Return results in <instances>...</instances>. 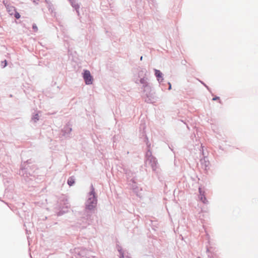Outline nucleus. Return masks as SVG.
<instances>
[{
  "label": "nucleus",
  "mask_w": 258,
  "mask_h": 258,
  "mask_svg": "<svg viewBox=\"0 0 258 258\" xmlns=\"http://www.w3.org/2000/svg\"><path fill=\"white\" fill-rule=\"evenodd\" d=\"M32 27H33V29H34V31H35V32L37 31L38 28H37V26L36 25V24H33Z\"/></svg>",
  "instance_id": "obj_7"
},
{
  "label": "nucleus",
  "mask_w": 258,
  "mask_h": 258,
  "mask_svg": "<svg viewBox=\"0 0 258 258\" xmlns=\"http://www.w3.org/2000/svg\"><path fill=\"white\" fill-rule=\"evenodd\" d=\"M139 77H141L140 82L143 87H145L148 86L147 78L146 77V72L143 71L140 72L139 74Z\"/></svg>",
  "instance_id": "obj_1"
},
{
  "label": "nucleus",
  "mask_w": 258,
  "mask_h": 258,
  "mask_svg": "<svg viewBox=\"0 0 258 258\" xmlns=\"http://www.w3.org/2000/svg\"><path fill=\"white\" fill-rule=\"evenodd\" d=\"M75 183V179L73 177H70L68 180V183L70 186H72Z\"/></svg>",
  "instance_id": "obj_5"
},
{
  "label": "nucleus",
  "mask_w": 258,
  "mask_h": 258,
  "mask_svg": "<svg viewBox=\"0 0 258 258\" xmlns=\"http://www.w3.org/2000/svg\"><path fill=\"white\" fill-rule=\"evenodd\" d=\"M83 78L86 84L90 85L92 84V77L91 76L90 73L89 71L86 70L84 71Z\"/></svg>",
  "instance_id": "obj_2"
},
{
  "label": "nucleus",
  "mask_w": 258,
  "mask_h": 258,
  "mask_svg": "<svg viewBox=\"0 0 258 258\" xmlns=\"http://www.w3.org/2000/svg\"><path fill=\"white\" fill-rule=\"evenodd\" d=\"M142 59H143V57H142V56H141V59L142 60Z\"/></svg>",
  "instance_id": "obj_12"
},
{
  "label": "nucleus",
  "mask_w": 258,
  "mask_h": 258,
  "mask_svg": "<svg viewBox=\"0 0 258 258\" xmlns=\"http://www.w3.org/2000/svg\"><path fill=\"white\" fill-rule=\"evenodd\" d=\"M201 200L202 201V202L204 203H206L207 201V200L206 199V198L205 197H201Z\"/></svg>",
  "instance_id": "obj_8"
},
{
  "label": "nucleus",
  "mask_w": 258,
  "mask_h": 258,
  "mask_svg": "<svg viewBox=\"0 0 258 258\" xmlns=\"http://www.w3.org/2000/svg\"><path fill=\"white\" fill-rule=\"evenodd\" d=\"M219 97H214L213 98V100H219Z\"/></svg>",
  "instance_id": "obj_11"
},
{
  "label": "nucleus",
  "mask_w": 258,
  "mask_h": 258,
  "mask_svg": "<svg viewBox=\"0 0 258 258\" xmlns=\"http://www.w3.org/2000/svg\"><path fill=\"white\" fill-rule=\"evenodd\" d=\"M96 200L95 199L94 196L93 195V197L89 198L87 201V208L89 210H92L96 206Z\"/></svg>",
  "instance_id": "obj_3"
},
{
  "label": "nucleus",
  "mask_w": 258,
  "mask_h": 258,
  "mask_svg": "<svg viewBox=\"0 0 258 258\" xmlns=\"http://www.w3.org/2000/svg\"><path fill=\"white\" fill-rule=\"evenodd\" d=\"M9 10V12H11V11L15 10L14 8L13 7H10V8H8Z\"/></svg>",
  "instance_id": "obj_9"
},
{
  "label": "nucleus",
  "mask_w": 258,
  "mask_h": 258,
  "mask_svg": "<svg viewBox=\"0 0 258 258\" xmlns=\"http://www.w3.org/2000/svg\"><path fill=\"white\" fill-rule=\"evenodd\" d=\"M155 75L156 77L157 78L158 80L159 81L160 78H162V74L160 72V71L159 70H155Z\"/></svg>",
  "instance_id": "obj_4"
},
{
  "label": "nucleus",
  "mask_w": 258,
  "mask_h": 258,
  "mask_svg": "<svg viewBox=\"0 0 258 258\" xmlns=\"http://www.w3.org/2000/svg\"><path fill=\"white\" fill-rule=\"evenodd\" d=\"M3 62L4 64V67H5L7 64V60H4V61L2 62V63H3Z\"/></svg>",
  "instance_id": "obj_10"
},
{
  "label": "nucleus",
  "mask_w": 258,
  "mask_h": 258,
  "mask_svg": "<svg viewBox=\"0 0 258 258\" xmlns=\"http://www.w3.org/2000/svg\"><path fill=\"white\" fill-rule=\"evenodd\" d=\"M15 17L17 19H19L20 18V15L18 12H16L15 14Z\"/></svg>",
  "instance_id": "obj_6"
}]
</instances>
